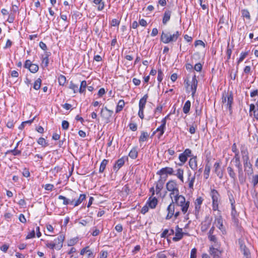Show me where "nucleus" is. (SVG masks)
Instances as JSON below:
<instances>
[{"label":"nucleus","instance_id":"obj_60","mask_svg":"<svg viewBox=\"0 0 258 258\" xmlns=\"http://www.w3.org/2000/svg\"><path fill=\"white\" fill-rule=\"evenodd\" d=\"M119 24V21L116 19H113L111 21V25L112 26H118Z\"/></svg>","mask_w":258,"mask_h":258},{"label":"nucleus","instance_id":"obj_20","mask_svg":"<svg viewBox=\"0 0 258 258\" xmlns=\"http://www.w3.org/2000/svg\"><path fill=\"white\" fill-rule=\"evenodd\" d=\"M184 170L182 168H177L175 171H174L173 175L175 176L181 183L184 182Z\"/></svg>","mask_w":258,"mask_h":258},{"label":"nucleus","instance_id":"obj_14","mask_svg":"<svg viewBox=\"0 0 258 258\" xmlns=\"http://www.w3.org/2000/svg\"><path fill=\"white\" fill-rule=\"evenodd\" d=\"M184 234V232L182 231V229L179 228L178 225L176 226L175 227V236L172 238L173 241L175 242L179 241L182 238Z\"/></svg>","mask_w":258,"mask_h":258},{"label":"nucleus","instance_id":"obj_33","mask_svg":"<svg viewBox=\"0 0 258 258\" xmlns=\"http://www.w3.org/2000/svg\"><path fill=\"white\" fill-rule=\"evenodd\" d=\"M227 172L228 173V174L229 176L234 180L235 181L236 176L235 172H234L233 169L230 167L228 166L227 167Z\"/></svg>","mask_w":258,"mask_h":258},{"label":"nucleus","instance_id":"obj_34","mask_svg":"<svg viewBox=\"0 0 258 258\" xmlns=\"http://www.w3.org/2000/svg\"><path fill=\"white\" fill-rule=\"evenodd\" d=\"M124 104L125 103L123 100H119L117 106L116 107V113H118L119 112H120L123 109Z\"/></svg>","mask_w":258,"mask_h":258},{"label":"nucleus","instance_id":"obj_46","mask_svg":"<svg viewBox=\"0 0 258 258\" xmlns=\"http://www.w3.org/2000/svg\"><path fill=\"white\" fill-rule=\"evenodd\" d=\"M164 74L163 72L161 69L158 70V76H157V80L160 83L162 82L163 79Z\"/></svg>","mask_w":258,"mask_h":258},{"label":"nucleus","instance_id":"obj_45","mask_svg":"<svg viewBox=\"0 0 258 258\" xmlns=\"http://www.w3.org/2000/svg\"><path fill=\"white\" fill-rule=\"evenodd\" d=\"M166 120L165 119H162L161 120V124L157 128V131L160 130L161 133H163V129H165Z\"/></svg>","mask_w":258,"mask_h":258},{"label":"nucleus","instance_id":"obj_15","mask_svg":"<svg viewBox=\"0 0 258 258\" xmlns=\"http://www.w3.org/2000/svg\"><path fill=\"white\" fill-rule=\"evenodd\" d=\"M127 160V157L123 156L118 159L113 166V170L117 171L124 164L125 161Z\"/></svg>","mask_w":258,"mask_h":258},{"label":"nucleus","instance_id":"obj_38","mask_svg":"<svg viewBox=\"0 0 258 258\" xmlns=\"http://www.w3.org/2000/svg\"><path fill=\"white\" fill-rule=\"evenodd\" d=\"M108 161L106 159H104L102 161L99 168V172L102 173L105 169L106 166L108 163Z\"/></svg>","mask_w":258,"mask_h":258},{"label":"nucleus","instance_id":"obj_26","mask_svg":"<svg viewBox=\"0 0 258 258\" xmlns=\"http://www.w3.org/2000/svg\"><path fill=\"white\" fill-rule=\"evenodd\" d=\"M158 203L157 199L155 198H150L147 201V205L151 209H154L156 207Z\"/></svg>","mask_w":258,"mask_h":258},{"label":"nucleus","instance_id":"obj_51","mask_svg":"<svg viewBox=\"0 0 258 258\" xmlns=\"http://www.w3.org/2000/svg\"><path fill=\"white\" fill-rule=\"evenodd\" d=\"M242 15L243 17L248 19H249L250 18V14L247 10H243L242 11Z\"/></svg>","mask_w":258,"mask_h":258},{"label":"nucleus","instance_id":"obj_58","mask_svg":"<svg viewBox=\"0 0 258 258\" xmlns=\"http://www.w3.org/2000/svg\"><path fill=\"white\" fill-rule=\"evenodd\" d=\"M203 200L201 197H199L196 200L195 205L198 206H201L203 203Z\"/></svg>","mask_w":258,"mask_h":258},{"label":"nucleus","instance_id":"obj_17","mask_svg":"<svg viewBox=\"0 0 258 258\" xmlns=\"http://www.w3.org/2000/svg\"><path fill=\"white\" fill-rule=\"evenodd\" d=\"M112 114L113 111L108 109L106 107H104V109H102L100 112L101 116L107 120L109 119Z\"/></svg>","mask_w":258,"mask_h":258},{"label":"nucleus","instance_id":"obj_3","mask_svg":"<svg viewBox=\"0 0 258 258\" xmlns=\"http://www.w3.org/2000/svg\"><path fill=\"white\" fill-rule=\"evenodd\" d=\"M172 200L175 205L180 207L181 211L183 214H186L187 213L190 202L188 201H186L183 196L180 195Z\"/></svg>","mask_w":258,"mask_h":258},{"label":"nucleus","instance_id":"obj_50","mask_svg":"<svg viewBox=\"0 0 258 258\" xmlns=\"http://www.w3.org/2000/svg\"><path fill=\"white\" fill-rule=\"evenodd\" d=\"M251 183L253 186H255L258 183V174L252 176Z\"/></svg>","mask_w":258,"mask_h":258},{"label":"nucleus","instance_id":"obj_10","mask_svg":"<svg viewBox=\"0 0 258 258\" xmlns=\"http://www.w3.org/2000/svg\"><path fill=\"white\" fill-rule=\"evenodd\" d=\"M233 102V97L232 92L227 93L225 95L223 96L222 102L226 103L227 107L230 111L232 109V104Z\"/></svg>","mask_w":258,"mask_h":258},{"label":"nucleus","instance_id":"obj_19","mask_svg":"<svg viewBox=\"0 0 258 258\" xmlns=\"http://www.w3.org/2000/svg\"><path fill=\"white\" fill-rule=\"evenodd\" d=\"M190 157L188 161L189 166L192 170L195 171L198 168L197 157L192 155Z\"/></svg>","mask_w":258,"mask_h":258},{"label":"nucleus","instance_id":"obj_49","mask_svg":"<svg viewBox=\"0 0 258 258\" xmlns=\"http://www.w3.org/2000/svg\"><path fill=\"white\" fill-rule=\"evenodd\" d=\"M92 232L91 233V234L92 235V236H96L97 235H98L100 232V231L99 229H98L97 228V227H94L92 228Z\"/></svg>","mask_w":258,"mask_h":258},{"label":"nucleus","instance_id":"obj_37","mask_svg":"<svg viewBox=\"0 0 258 258\" xmlns=\"http://www.w3.org/2000/svg\"><path fill=\"white\" fill-rule=\"evenodd\" d=\"M6 154H12L14 156H18L21 154V151L17 149H14L13 150H8L6 152Z\"/></svg>","mask_w":258,"mask_h":258},{"label":"nucleus","instance_id":"obj_16","mask_svg":"<svg viewBox=\"0 0 258 258\" xmlns=\"http://www.w3.org/2000/svg\"><path fill=\"white\" fill-rule=\"evenodd\" d=\"M167 211L168 213L166 217V219L169 220L173 216L175 211V204L172 200L171 203L168 205Z\"/></svg>","mask_w":258,"mask_h":258},{"label":"nucleus","instance_id":"obj_30","mask_svg":"<svg viewBox=\"0 0 258 258\" xmlns=\"http://www.w3.org/2000/svg\"><path fill=\"white\" fill-rule=\"evenodd\" d=\"M191 106V103L189 100H187L184 104L183 107V112L185 114L189 113Z\"/></svg>","mask_w":258,"mask_h":258},{"label":"nucleus","instance_id":"obj_11","mask_svg":"<svg viewBox=\"0 0 258 258\" xmlns=\"http://www.w3.org/2000/svg\"><path fill=\"white\" fill-rule=\"evenodd\" d=\"M209 252L213 258H221L222 250L220 249V247L210 246Z\"/></svg>","mask_w":258,"mask_h":258},{"label":"nucleus","instance_id":"obj_57","mask_svg":"<svg viewBox=\"0 0 258 258\" xmlns=\"http://www.w3.org/2000/svg\"><path fill=\"white\" fill-rule=\"evenodd\" d=\"M202 69V65L200 63H196L194 67V69L197 72H200Z\"/></svg>","mask_w":258,"mask_h":258},{"label":"nucleus","instance_id":"obj_7","mask_svg":"<svg viewBox=\"0 0 258 258\" xmlns=\"http://www.w3.org/2000/svg\"><path fill=\"white\" fill-rule=\"evenodd\" d=\"M210 196L212 199V208L214 211L218 210V206L220 201V195L218 191L215 189L211 190Z\"/></svg>","mask_w":258,"mask_h":258},{"label":"nucleus","instance_id":"obj_18","mask_svg":"<svg viewBox=\"0 0 258 258\" xmlns=\"http://www.w3.org/2000/svg\"><path fill=\"white\" fill-rule=\"evenodd\" d=\"M198 82L197 79H196V76L195 75H194L192 78V80L190 82V84L188 85L189 86H190V90L192 92L191 95L192 97L194 96V95L196 92L197 88V86H198Z\"/></svg>","mask_w":258,"mask_h":258},{"label":"nucleus","instance_id":"obj_39","mask_svg":"<svg viewBox=\"0 0 258 258\" xmlns=\"http://www.w3.org/2000/svg\"><path fill=\"white\" fill-rule=\"evenodd\" d=\"M41 84V80L40 78L37 79L34 84L33 88L36 90L40 89Z\"/></svg>","mask_w":258,"mask_h":258},{"label":"nucleus","instance_id":"obj_36","mask_svg":"<svg viewBox=\"0 0 258 258\" xmlns=\"http://www.w3.org/2000/svg\"><path fill=\"white\" fill-rule=\"evenodd\" d=\"M37 143L41 145L42 147H46L48 145V142L46 141L44 138H39L37 140Z\"/></svg>","mask_w":258,"mask_h":258},{"label":"nucleus","instance_id":"obj_29","mask_svg":"<svg viewBox=\"0 0 258 258\" xmlns=\"http://www.w3.org/2000/svg\"><path fill=\"white\" fill-rule=\"evenodd\" d=\"M191 174L190 172H189L188 173L187 182H188V187L190 189H193L194 184L195 180V175H194L193 176L190 177Z\"/></svg>","mask_w":258,"mask_h":258},{"label":"nucleus","instance_id":"obj_8","mask_svg":"<svg viewBox=\"0 0 258 258\" xmlns=\"http://www.w3.org/2000/svg\"><path fill=\"white\" fill-rule=\"evenodd\" d=\"M192 156V151L189 149H186L183 153L179 155L178 159L180 163L178 165L182 166L187 160L188 157Z\"/></svg>","mask_w":258,"mask_h":258},{"label":"nucleus","instance_id":"obj_27","mask_svg":"<svg viewBox=\"0 0 258 258\" xmlns=\"http://www.w3.org/2000/svg\"><path fill=\"white\" fill-rule=\"evenodd\" d=\"M148 97V95L146 94L140 100L139 103V107L140 109H145Z\"/></svg>","mask_w":258,"mask_h":258},{"label":"nucleus","instance_id":"obj_24","mask_svg":"<svg viewBox=\"0 0 258 258\" xmlns=\"http://www.w3.org/2000/svg\"><path fill=\"white\" fill-rule=\"evenodd\" d=\"M164 181L161 178L157 181L156 183V194H158L160 192L161 190L163 187Z\"/></svg>","mask_w":258,"mask_h":258},{"label":"nucleus","instance_id":"obj_55","mask_svg":"<svg viewBox=\"0 0 258 258\" xmlns=\"http://www.w3.org/2000/svg\"><path fill=\"white\" fill-rule=\"evenodd\" d=\"M130 129L133 131H136L137 130V125L136 123H130L128 125Z\"/></svg>","mask_w":258,"mask_h":258},{"label":"nucleus","instance_id":"obj_61","mask_svg":"<svg viewBox=\"0 0 258 258\" xmlns=\"http://www.w3.org/2000/svg\"><path fill=\"white\" fill-rule=\"evenodd\" d=\"M195 45L196 46H197L199 45H201L203 47L205 46V44L204 42L202 40H196L195 42Z\"/></svg>","mask_w":258,"mask_h":258},{"label":"nucleus","instance_id":"obj_44","mask_svg":"<svg viewBox=\"0 0 258 258\" xmlns=\"http://www.w3.org/2000/svg\"><path fill=\"white\" fill-rule=\"evenodd\" d=\"M248 55L247 52H242L240 53V57L238 59L237 62L238 63H240L241 62L243 61V60Z\"/></svg>","mask_w":258,"mask_h":258},{"label":"nucleus","instance_id":"obj_40","mask_svg":"<svg viewBox=\"0 0 258 258\" xmlns=\"http://www.w3.org/2000/svg\"><path fill=\"white\" fill-rule=\"evenodd\" d=\"M87 86V83L86 81H83L81 83L80 87L79 89V92L80 93H84L86 90Z\"/></svg>","mask_w":258,"mask_h":258},{"label":"nucleus","instance_id":"obj_42","mask_svg":"<svg viewBox=\"0 0 258 258\" xmlns=\"http://www.w3.org/2000/svg\"><path fill=\"white\" fill-rule=\"evenodd\" d=\"M58 83L61 86H63L66 82V78L63 75H60L58 78Z\"/></svg>","mask_w":258,"mask_h":258},{"label":"nucleus","instance_id":"obj_6","mask_svg":"<svg viewBox=\"0 0 258 258\" xmlns=\"http://www.w3.org/2000/svg\"><path fill=\"white\" fill-rule=\"evenodd\" d=\"M242 159L243 162L244 170L248 175H251L253 173L252 165L249 161L248 152L246 151H241Z\"/></svg>","mask_w":258,"mask_h":258},{"label":"nucleus","instance_id":"obj_12","mask_svg":"<svg viewBox=\"0 0 258 258\" xmlns=\"http://www.w3.org/2000/svg\"><path fill=\"white\" fill-rule=\"evenodd\" d=\"M214 224L221 231L223 234L225 233V229L223 226V220L221 216H218L215 217Z\"/></svg>","mask_w":258,"mask_h":258},{"label":"nucleus","instance_id":"obj_54","mask_svg":"<svg viewBox=\"0 0 258 258\" xmlns=\"http://www.w3.org/2000/svg\"><path fill=\"white\" fill-rule=\"evenodd\" d=\"M197 249L194 248L191 250L190 258H196L197 257Z\"/></svg>","mask_w":258,"mask_h":258},{"label":"nucleus","instance_id":"obj_47","mask_svg":"<svg viewBox=\"0 0 258 258\" xmlns=\"http://www.w3.org/2000/svg\"><path fill=\"white\" fill-rule=\"evenodd\" d=\"M211 223L208 222V223H203L202 224L201 230L202 231H206L208 228L210 227Z\"/></svg>","mask_w":258,"mask_h":258},{"label":"nucleus","instance_id":"obj_63","mask_svg":"<svg viewBox=\"0 0 258 258\" xmlns=\"http://www.w3.org/2000/svg\"><path fill=\"white\" fill-rule=\"evenodd\" d=\"M54 187V185L51 184H46L45 185L44 188L47 190H52L53 188Z\"/></svg>","mask_w":258,"mask_h":258},{"label":"nucleus","instance_id":"obj_25","mask_svg":"<svg viewBox=\"0 0 258 258\" xmlns=\"http://www.w3.org/2000/svg\"><path fill=\"white\" fill-rule=\"evenodd\" d=\"M208 238L210 241L213 242V244L211 246H214L216 247L221 246V244L219 242H218L215 235H208Z\"/></svg>","mask_w":258,"mask_h":258},{"label":"nucleus","instance_id":"obj_22","mask_svg":"<svg viewBox=\"0 0 258 258\" xmlns=\"http://www.w3.org/2000/svg\"><path fill=\"white\" fill-rule=\"evenodd\" d=\"M172 12L169 10H166L163 14L162 18V23L164 25H166L170 19Z\"/></svg>","mask_w":258,"mask_h":258},{"label":"nucleus","instance_id":"obj_23","mask_svg":"<svg viewBox=\"0 0 258 258\" xmlns=\"http://www.w3.org/2000/svg\"><path fill=\"white\" fill-rule=\"evenodd\" d=\"M50 52L45 51L44 55L42 56V63L44 67H47L49 63V56L50 55Z\"/></svg>","mask_w":258,"mask_h":258},{"label":"nucleus","instance_id":"obj_5","mask_svg":"<svg viewBox=\"0 0 258 258\" xmlns=\"http://www.w3.org/2000/svg\"><path fill=\"white\" fill-rule=\"evenodd\" d=\"M180 34V33L178 31H175L172 34L170 32H162L161 36V41L165 44L174 42L177 40Z\"/></svg>","mask_w":258,"mask_h":258},{"label":"nucleus","instance_id":"obj_53","mask_svg":"<svg viewBox=\"0 0 258 258\" xmlns=\"http://www.w3.org/2000/svg\"><path fill=\"white\" fill-rule=\"evenodd\" d=\"M61 126L63 130H66L69 128V123L67 120H63L62 121Z\"/></svg>","mask_w":258,"mask_h":258},{"label":"nucleus","instance_id":"obj_31","mask_svg":"<svg viewBox=\"0 0 258 258\" xmlns=\"http://www.w3.org/2000/svg\"><path fill=\"white\" fill-rule=\"evenodd\" d=\"M138 152L136 148H133L128 154L129 157L133 159H135L137 158Z\"/></svg>","mask_w":258,"mask_h":258},{"label":"nucleus","instance_id":"obj_59","mask_svg":"<svg viewBox=\"0 0 258 258\" xmlns=\"http://www.w3.org/2000/svg\"><path fill=\"white\" fill-rule=\"evenodd\" d=\"M32 64L33 63L30 60H26L24 64V67L29 70V69L31 67V66H32Z\"/></svg>","mask_w":258,"mask_h":258},{"label":"nucleus","instance_id":"obj_1","mask_svg":"<svg viewBox=\"0 0 258 258\" xmlns=\"http://www.w3.org/2000/svg\"><path fill=\"white\" fill-rule=\"evenodd\" d=\"M76 195L77 193L74 191L72 193V199L67 198L62 195H59L58 199L59 200H63L62 204L63 205L67 206L68 205H71L73 206L74 207H75L79 206L86 198V195L85 194H81L77 200L73 199V198L76 197Z\"/></svg>","mask_w":258,"mask_h":258},{"label":"nucleus","instance_id":"obj_28","mask_svg":"<svg viewBox=\"0 0 258 258\" xmlns=\"http://www.w3.org/2000/svg\"><path fill=\"white\" fill-rule=\"evenodd\" d=\"M93 3L95 5H98L97 10L99 11H102L104 8L105 4L103 0H94Z\"/></svg>","mask_w":258,"mask_h":258},{"label":"nucleus","instance_id":"obj_9","mask_svg":"<svg viewBox=\"0 0 258 258\" xmlns=\"http://www.w3.org/2000/svg\"><path fill=\"white\" fill-rule=\"evenodd\" d=\"M231 162H234L235 166L237 168L239 180L241 181V178H242L243 175V172L242 165L240 161L239 155L238 154L235 155L234 157L232 159Z\"/></svg>","mask_w":258,"mask_h":258},{"label":"nucleus","instance_id":"obj_48","mask_svg":"<svg viewBox=\"0 0 258 258\" xmlns=\"http://www.w3.org/2000/svg\"><path fill=\"white\" fill-rule=\"evenodd\" d=\"M35 231L33 229L31 231H30V232H29L28 233V234L27 235V236L26 237V239H29L33 238L35 237Z\"/></svg>","mask_w":258,"mask_h":258},{"label":"nucleus","instance_id":"obj_62","mask_svg":"<svg viewBox=\"0 0 258 258\" xmlns=\"http://www.w3.org/2000/svg\"><path fill=\"white\" fill-rule=\"evenodd\" d=\"M139 24L141 26H143V27H146L147 25V21L144 19H140L139 21Z\"/></svg>","mask_w":258,"mask_h":258},{"label":"nucleus","instance_id":"obj_4","mask_svg":"<svg viewBox=\"0 0 258 258\" xmlns=\"http://www.w3.org/2000/svg\"><path fill=\"white\" fill-rule=\"evenodd\" d=\"M167 190L170 192L169 197L173 200L175 197L179 196V191L178 189V185L177 182L175 180H169L166 184Z\"/></svg>","mask_w":258,"mask_h":258},{"label":"nucleus","instance_id":"obj_56","mask_svg":"<svg viewBox=\"0 0 258 258\" xmlns=\"http://www.w3.org/2000/svg\"><path fill=\"white\" fill-rule=\"evenodd\" d=\"M14 20H15L14 15L11 14L9 15L8 18L7 20V21L10 23H13Z\"/></svg>","mask_w":258,"mask_h":258},{"label":"nucleus","instance_id":"obj_13","mask_svg":"<svg viewBox=\"0 0 258 258\" xmlns=\"http://www.w3.org/2000/svg\"><path fill=\"white\" fill-rule=\"evenodd\" d=\"M174 174V169L172 167H165L161 168L159 171H157V174L159 175L160 176L163 175H172Z\"/></svg>","mask_w":258,"mask_h":258},{"label":"nucleus","instance_id":"obj_2","mask_svg":"<svg viewBox=\"0 0 258 258\" xmlns=\"http://www.w3.org/2000/svg\"><path fill=\"white\" fill-rule=\"evenodd\" d=\"M64 238V235L61 234L53 241L44 240V243L48 248L52 250L56 249L58 250L62 248Z\"/></svg>","mask_w":258,"mask_h":258},{"label":"nucleus","instance_id":"obj_52","mask_svg":"<svg viewBox=\"0 0 258 258\" xmlns=\"http://www.w3.org/2000/svg\"><path fill=\"white\" fill-rule=\"evenodd\" d=\"M69 88L73 90L74 93H76L78 91V86L73 83L72 82H71Z\"/></svg>","mask_w":258,"mask_h":258},{"label":"nucleus","instance_id":"obj_43","mask_svg":"<svg viewBox=\"0 0 258 258\" xmlns=\"http://www.w3.org/2000/svg\"><path fill=\"white\" fill-rule=\"evenodd\" d=\"M78 241V238L77 237H75L72 238L68 240V245L69 246H73L76 244Z\"/></svg>","mask_w":258,"mask_h":258},{"label":"nucleus","instance_id":"obj_35","mask_svg":"<svg viewBox=\"0 0 258 258\" xmlns=\"http://www.w3.org/2000/svg\"><path fill=\"white\" fill-rule=\"evenodd\" d=\"M211 170L210 166L208 164H206L205 167V170L204 172V177L205 179H207L210 175V172Z\"/></svg>","mask_w":258,"mask_h":258},{"label":"nucleus","instance_id":"obj_41","mask_svg":"<svg viewBox=\"0 0 258 258\" xmlns=\"http://www.w3.org/2000/svg\"><path fill=\"white\" fill-rule=\"evenodd\" d=\"M39 70V67L37 64L33 63L31 67L29 69L30 72L32 73H36Z\"/></svg>","mask_w":258,"mask_h":258},{"label":"nucleus","instance_id":"obj_21","mask_svg":"<svg viewBox=\"0 0 258 258\" xmlns=\"http://www.w3.org/2000/svg\"><path fill=\"white\" fill-rule=\"evenodd\" d=\"M214 172L219 177L220 179H221L223 176V172L222 169H220V164L219 162H216L214 165Z\"/></svg>","mask_w":258,"mask_h":258},{"label":"nucleus","instance_id":"obj_32","mask_svg":"<svg viewBox=\"0 0 258 258\" xmlns=\"http://www.w3.org/2000/svg\"><path fill=\"white\" fill-rule=\"evenodd\" d=\"M149 138V134L145 132H142L141 135L139 138L140 143L146 141Z\"/></svg>","mask_w":258,"mask_h":258},{"label":"nucleus","instance_id":"obj_64","mask_svg":"<svg viewBox=\"0 0 258 258\" xmlns=\"http://www.w3.org/2000/svg\"><path fill=\"white\" fill-rule=\"evenodd\" d=\"M157 256L158 258H167V256L164 251L158 252L157 254Z\"/></svg>","mask_w":258,"mask_h":258}]
</instances>
